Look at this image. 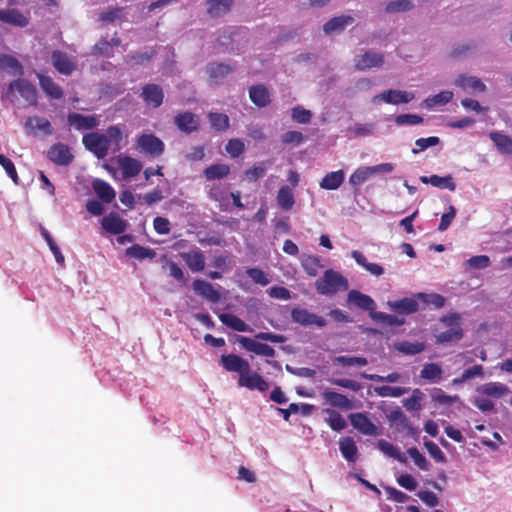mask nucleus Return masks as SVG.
Instances as JSON below:
<instances>
[{"instance_id":"nucleus-50","label":"nucleus","mask_w":512,"mask_h":512,"mask_svg":"<svg viewBox=\"0 0 512 512\" xmlns=\"http://www.w3.org/2000/svg\"><path fill=\"white\" fill-rule=\"evenodd\" d=\"M424 398V393L416 388L413 390L411 397L403 401V406L408 411H419L422 409L421 401Z\"/></svg>"},{"instance_id":"nucleus-56","label":"nucleus","mask_w":512,"mask_h":512,"mask_svg":"<svg viewBox=\"0 0 512 512\" xmlns=\"http://www.w3.org/2000/svg\"><path fill=\"white\" fill-rule=\"evenodd\" d=\"M211 126L217 131H225L229 128V117L223 113H210L208 115Z\"/></svg>"},{"instance_id":"nucleus-43","label":"nucleus","mask_w":512,"mask_h":512,"mask_svg":"<svg viewBox=\"0 0 512 512\" xmlns=\"http://www.w3.org/2000/svg\"><path fill=\"white\" fill-rule=\"evenodd\" d=\"M126 255L138 260H144L153 259L156 256V252L149 247L133 244L126 249Z\"/></svg>"},{"instance_id":"nucleus-32","label":"nucleus","mask_w":512,"mask_h":512,"mask_svg":"<svg viewBox=\"0 0 512 512\" xmlns=\"http://www.w3.org/2000/svg\"><path fill=\"white\" fill-rule=\"evenodd\" d=\"M489 138L500 153L507 155L512 154V137L501 132L493 131L489 133Z\"/></svg>"},{"instance_id":"nucleus-59","label":"nucleus","mask_w":512,"mask_h":512,"mask_svg":"<svg viewBox=\"0 0 512 512\" xmlns=\"http://www.w3.org/2000/svg\"><path fill=\"white\" fill-rule=\"evenodd\" d=\"M424 446L427 449L429 455L438 463H445L447 461L446 456L441 451L436 443L431 440L424 442Z\"/></svg>"},{"instance_id":"nucleus-36","label":"nucleus","mask_w":512,"mask_h":512,"mask_svg":"<svg viewBox=\"0 0 512 512\" xmlns=\"http://www.w3.org/2000/svg\"><path fill=\"white\" fill-rule=\"evenodd\" d=\"M339 449L342 456L349 462L357 460V446L352 437H342L339 440Z\"/></svg>"},{"instance_id":"nucleus-37","label":"nucleus","mask_w":512,"mask_h":512,"mask_svg":"<svg viewBox=\"0 0 512 512\" xmlns=\"http://www.w3.org/2000/svg\"><path fill=\"white\" fill-rule=\"evenodd\" d=\"M456 85L464 90L473 92H483L486 89L485 84L477 77L460 75L456 80Z\"/></svg>"},{"instance_id":"nucleus-41","label":"nucleus","mask_w":512,"mask_h":512,"mask_svg":"<svg viewBox=\"0 0 512 512\" xmlns=\"http://www.w3.org/2000/svg\"><path fill=\"white\" fill-rule=\"evenodd\" d=\"M480 391L494 398H501L510 393L509 387L500 382H489L481 386Z\"/></svg>"},{"instance_id":"nucleus-15","label":"nucleus","mask_w":512,"mask_h":512,"mask_svg":"<svg viewBox=\"0 0 512 512\" xmlns=\"http://www.w3.org/2000/svg\"><path fill=\"white\" fill-rule=\"evenodd\" d=\"M349 419L351 425L360 431L364 435H375L377 433V428L373 424V422L368 418V416L364 413H352L349 415Z\"/></svg>"},{"instance_id":"nucleus-40","label":"nucleus","mask_w":512,"mask_h":512,"mask_svg":"<svg viewBox=\"0 0 512 512\" xmlns=\"http://www.w3.org/2000/svg\"><path fill=\"white\" fill-rule=\"evenodd\" d=\"M354 19L351 16H338L330 19L323 26V30L326 34L342 31L347 25L352 24Z\"/></svg>"},{"instance_id":"nucleus-31","label":"nucleus","mask_w":512,"mask_h":512,"mask_svg":"<svg viewBox=\"0 0 512 512\" xmlns=\"http://www.w3.org/2000/svg\"><path fill=\"white\" fill-rule=\"evenodd\" d=\"M92 188L97 196L105 203H111L116 196L114 189L104 180L95 179Z\"/></svg>"},{"instance_id":"nucleus-35","label":"nucleus","mask_w":512,"mask_h":512,"mask_svg":"<svg viewBox=\"0 0 512 512\" xmlns=\"http://www.w3.org/2000/svg\"><path fill=\"white\" fill-rule=\"evenodd\" d=\"M345 174L343 170L327 173L320 182V187L325 190H336L344 182Z\"/></svg>"},{"instance_id":"nucleus-24","label":"nucleus","mask_w":512,"mask_h":512,"mask_svg":"<svg viewBox=\"0 0 512 512\" xmlns=\"http://www.w3.org/2000/svg\"><path fill=\"white\" fill-rule=\"evenodd\" d=\"M249 97L252 103L259 108H264L271 102L269 90L262 84L252 85L249 88Z\"/></svg>"},{"instance_id":"nucleus-2","label":"nucleus","mask_w":512,"mask_h":512,"mask_svg":"<svg viewBox=\"0 0 512 512\" xmlns=\"http://www.w3.org/2000/svg\"><path fill=\"white\" fill-rule=\"evenodd\" d=\"M15 92L19 94L21 98L29 106H36L38 103V92L31 82L22 77L11 81L7 88V96H14Z\"/></svg>"},{"instance_id":"nucleus-8","label":"nucleus","mask_w":512,"mask_h":512,"mask_svg":"<svg viewBox=\"0 0 512 512\" xmlns=\"http://www.w3.org/2000/svg\"><path fill=\"white\" fill-rule=\"evenodd\" d=\"M291 318L293 322L302 326L315 325L318 328H323L327 325V321L322 316H318L307 309L293 308L291 311Z\"/></svg>"},{"instance_id":"nucleus-53","label":"nucleus","mask_w":512,"mask_h":512,"mask_svg":"<svg viewBox=\"0 0 512 512\" xmlns=\"http://www.w3.org/2000/svg\"><path fill=\"white\" fill-rule=\"evenodd\" d=\"M326 413L329 415L326 421L332 430L339 432L346 427V421L340 413L332 409H327Z\"/></svg>"},{"instance_id":"nucleus-12","label":"nucleus","mask_w":512,"mask_h":512,"mask_svg":"<svg viewBox=\"0 0 512 512\" xmlns=\"http://www.w3.org/2000/svg\"><path fill=\"white\" fill-rule=\"evenodd\" d=\"M174 124L181 132L190 134L199 129L200 120L192 112L185 111V112L178 113L174 117Z\"/></svg>"},{"instance_id":"nucleus-38","label":"nucleus","mask_w":512,"mask_h":512,"mask_svg":"<svg viewBox=\"0 0 512 512\" xmlns=\"http://www.w3.org/2000/svg\"><path fill=\"white\" fill-rule=\"evenodd\" d=\"M233 0H208L207 12L211 17H219L230 11Z\"/></svg>"},{"instance_id":"nucleus-30","label":"nucleus","mask_w":512,"mask_h":512,"mask_svg":"<svg viewBox=\"0 0 512 512\" xmlns=\"http://www.w3.org/2000/svg\"><path fill=\"white\" fill-rule=\"evenodd\" d=\"M0 68L10 71L12 75L19 76V78L25 73L22 63L9 54H0Z\"/></svg>"},{"instance_id":"nucleus-21","label":"nucleus","mask_w":512,"mask_h":512,"mask_svg":"<svg viewBox=\"0 0 512 512\" xmlns=\"http://www.w3.org/2000/svg\"><path fill=\"white\" fill-rule=\"evenodd\" d=\"M37 78L43 92L51 99H61L64 95L62 88L50 76L38 73Z\"/></svg>"},{"instance_id":"nucleus-44","label":"nucleus","mask_w":512,"mask_h":512,"mask_svg":"<svg viewBox=\"0 0 512 512\" xmlns=\"http://www.w3.org/2000/svg\"><path fill=\"white\" fill-rule=\"evenodd\" d=\"M234 70V67L223 64V63H211L207 67V73L210 78L215 80H220L225 78L228 74H230Z\"/></svg>"},{"instance_id":"nucleus-46","label":"nucleus","mask_w":512,"mask_h":512,"mask_svg":"<svg viewBox=\"0 0 512 512\" xmlns=\"http://www.w3.org/2000/svg\"><path fill=\"white\" fill-rule=\"evenodd\" d=\"M453 97V93L451 91H441L440 93L428 97L423 101V105L427 109H432L438 105L447 104Z\"/></svg>"},{"instance_id":"nucleus-19","label":"nucleus","mask_w":512,"mask_h":512,"mask_svg":"<svg viewBox=\"0 0 512 512\" xmlns=\"http://www.w3.org/2000/svg\"><path fill=\"white\" fill-rule=\"evenodd\" d=\"M117 162L125 179L137 176L142 170L141 162L131 156H119Z\"/></svg>"},{"instance_id":"nucleus-1","label":"nucleus","mask_w":512,"mask_h":512,"mask_svg":"<svg viewBox=\"0 0 512 512\" xmlns=\"http://www.w3.org/2000/svg\"><path fill=\"white\" fill-rule=\"evenodd\" d=\"M316 290L321 295H333L338 291H346L349 287L348 280L339 272L328 269L324 275L315 282Z\"/></svg>"},{"instance_id":"nucleus-33","label":"nucleus","mask_w":512,"mask_h":512,"mask_svg":"<svg viewBox=\"0 0 512 512\" xmlns=\"http://www.w3.org/2000/svg\"><path fill=\"white\" fill-rule=\"evenodd\" d=\"M219 320L226 326L238 332H252V329L238 316L231 313H222Z\"/></svg>"},{"instance_id":"nucleus-18","label":"nucleus","mask_w":512,"mask_h":512,"mask_svg":"<svg viewBox=\"0 0 512 512\" xmlns=\"http://www.w3.org/2000/svg\"><path fill=\"white\" fill-rule=\"evenodd\" d=\"M51 61L54 68L64 75H71L76 69V65L70 60L68 55L60 50L52 52Z\"/></svg>"},{"instance_id":"nucleus-45","label":"nucleus","mask_w":512,"mask_h":512,"mask_svg":"<svg viewBox=\"0 0 512 512\" xmlns=\"http://www.w3.org/2000/svg\"><path fill=\"white\" fill-rule=\"evenodd\" d=\"M208 180L225 178L230 173V167L226 164H213L203 171Z\"/></svg>"},{"instance_id":"nucleus-60","label":"nucleus","mask_w":512,"mask_h":512,"mask_svg":"<svg viewBox=\"0 0 512 512\" xmlns=\"http://www.w3.org/2000/svg\"><path fill=\"white\" fill-rule=\"evenodd\" d=\"M227 153L233 157H239L245 150V145L240 139H231L225 146Z\"/></svg>"},{"instance_id":"nucleus-47","label":"nucleus","mask_w":512,"mask_h":512,"mask_svg":"<svg viewBox=\"0 0 512 512\" xmlns=\"http://www.w3.org/2000/svg\"><path fill=\"white\" fill-rule=\"evenodd\" d=\"M372 176L370 167H359L350 176L349 182L353 187H359Z\"/></svg>"},{"instance_id":"nucleus-61","label":"nucleus","mask_w":512,"mask_h":512,"mask_svg":"<svg viewBox=\"0 0 512 512\" xmlns=\"http://www.w3.org/2000/svg\"><path fill=\"white\" fill-rule=\"evenodd\" d=\"M413 7V4L409 0H396L391 1L387 4L385 10L388 13L404 12L408 11Z\"/></svg>"},{"instance_id":"nucleus-14","label":"nucleus","mask_w":512,"mask_h":512,"mask_svg":"<svg viewBox=\"0 0 512 512\" xmlns=\"http://www.w3.org/2000/svg\"><path fill=\"white\" fill-rule=\"evenodd\" d=\"M237 341L249 352L266 357L275 356V350L268 344L257 342L245 336H238Z\"/></svg>"},{"instance_id":"nucleus-39","label":"nucleus","mask_w":512,"mask_h":512,"mask_svg":"<svg viewBox=\"0 0 512 512\" xmlns=\"http://www.w3.org/2000/svg\"><path fill=\"white\" fill-rule=\"evenodd\" d=\"M352 258L356 261V263L363 268H365L368 272H370L374 276H380L384 273V269L377 263H369L365 257V255L358 251L354 250L351 253Z\"/></svg>"},{"instance_id":"nucleus-28","label":"nucleus","mask_w":512,"mask_h":512,"mask_svg":"<svg viewBox=\"0 0 512 512\" xmlns=\"http://www.w3.org/2000/svg\"><path fill=\"white\" fill-rule=\"evenodd\" d=\"M420 181L424 184H431L432 186L440 188V189H448L449 191H454L456 189L454 179L451 175L421 176Z\"/></svg>"},{"instance_id":"nucleus-49","label":"nucleus","mask_w":512,"mask_h":512,"mask_svg":"<svg viewBox=\"0 0 512 512\" xmlns=\"http://www.w3.org/2000/svg\"><path fill=\"white\" fill-rule=\"evenodd\" d=\"M396 349L406 355H416L425 350V344L422 342L403 341L396 345Z\"/></svg>"},{"instance_id":"nucleus-13","label":"nucleus","mask_w":512,"mask_h":512,"mask_svg":"<svg viewBox=\"0 0 512 512\" xmlns=\"http://www.w3.org/2000/svg\"><path fill=\"white\" fill-rule=\"evenodd\" d=\"M48 158L55 164L66 166L73 161V155L69 147L63 143H56L48 150Z\"/></svg>"},{"instance_id":"nucleus-52","label":"nucleus","mask_w":512,"mask_h":512,"mask_svg":"<svg viewBox=\"0 0 512 512\" xmlns=\"http://www.w3.org/2000/svg\"><path fill=\"white\" fill-rule=\"evenodd\" d=\"M432 401L440 405H452L460 400L458 395L450 396L440 388H434L431 394Z\"/></svg>"},{"instance_id":"nucleus-62","label":"nucleus","mask_w":512,"mask_h":512,"mask_svg":"<svg viewBox=\"0 0 512 512\" xmlns=\"http://www.w3.org/2000/svg\"><path fill=\"white\" fill-rule=\"evenodd\" d=\"M91 53L94 56L109 57L112 54L111 43L106 39H101L92 47Z\"/></svg>"},{"instance_id":"nucleus-64","label":"nucleus","mask_w":512,"mask_h":512,"mask_svg":"<svg viewBox=\"0 0 512 512\" xmlns=\"http://www.w3.org/2000/svg\"><path fill=\"white\" fill-rule=\"evenodd\" d=\"M266 171V163L262 162L254 165L245 171V176L250 182H256L259 178L263 177Z\"/></svg>"},{"instance_id":"nucleus-51","label":"nucleus","mask_w":512,"mask_h":512,"mask_svg":"<svg viewBox=\"0 0 512 512\" xmlns=\"http://www.w3.org/2000/svg\"><path fill=\"white\" fill-rule=\"evenodd\" d=\"M302 267L309 276H316L322 268L321 261L318 257L308 255L302 260Z\"/></svg>"},{"instance_id":"nucleus-29","label":"nucleus","mask_w":512,"mask_h":512,"mask_svg":"<svg viewBox=\"0 0 512 512\" xmlns=\"http://www.w3.org/2000/svg\"><path fill=\"white\" fill-rule=\"evenodd\" d=\"M389 307L400 314H412L418 311L419 304L415 298H403L388 302Z\"/></svg>"},{"instance_id":"nucleus-3","label":"nucleus","mask_w":512,"mask_h":512,"mask_svg":"<svg viewBox=\"0 0 512 512\" xmlns=\"http://www.w3.org/2000/svg\"><path fill=\"white\" fill-rule=\"evenodd\" d=\"M460 315L458 313H451L443 316L440 321L444 325L448 326L449 329L443 331L435 336L436 343L443 344L453 341H459L463 337V329L459 323Z\"/></svg>"},{"instance_id":"nucleus-58","label":"nucleus","mask_w":512,"mask_h":512,"mask_svg":"<svg viewBox=\"0 0 512 512\" xmlns=\"http://www.w3.org/2000/svg\"><path fill=\"white\" fill-rule=\"evenodd\" d=\"M292 119L300 124H307L311 121L312 113L301 106H296L292 109Z\"/></svg>"},{"instance_id":"nucleus-7","label":"nucleus","mask_w":512,"mask_h":512,"mask_svg":"<svg viewBox=\"0 0 512 512\" xmlns=\"http://www.w3.org/2000/svg\"><path fill=\"white\" fill-rule=\"evenodd\" d=\"M141 99L149 108L156 109L163 104L164 91L158 84H145L140 94Z\"/></svg>"},{"instance_id":"nucleus-4","label":"nucleus","mask_w":512,"mask_h":512,"mask_svg":"<svg viewBox=\"0 0 512 512\" xmlns=\"http://www.w3.org/2000/svg\"><path fill=\"white\" fill-rule=\"evenodd\" d=\"M83 144L98 159L107 156L109 150V139L104 134L91 132L83 136Z\"/></svg>"},{"instance_id":"nucleus-48","label":"nucleus","mask_w":512,"mask_h":512,"mask_svg":"<svg viewBox=\"0 0 512 512\" xmlns=\"http://www.w3.org/2000/svg\"><path fill=\"white\" fill-rule=\"evenodd\" d=\"M417 299H420L424 304L431 305L434 308H442L445 305L446 299L438 293H418Z\"/></svg>"},{"instance_id":"nucleus-25","label":"nucleus","mask_w":512,"mask_h":512,"mask_svg":"<svg viewBox=\"0 0 512 512\" xmlns=\"http://www.w3.org/2000/svg\"><path fill=\"white\" fill-rule=\"evenodd\" d=\"M322 396L332 407L342 410H350L354 407L353 402L341 393L332 390H325L322 393Z\"/></svg>"},{"instance_id":"nucleus-42","label":"nucleus","mask_w":512,"mask_h":512,"mask_svg":"<svg viewBox=\"0 0 512 512\" xmlns=\"http://www.w3.org/2000/svg\"><path fill=\"white\" fill-rule=\"evenodd\" d=\"M443 370L436 363H427L420 371V378L431 382H439L442 379Z\"/></svg>"},{"instance_id":"nucleus-20","label":"nucleus","mask_w":512,"mask_h":512,"mask_svg":"<svg viewBox=\"0 0 512 512\" xmlns=\"http://www.w3.org/2000/svg\"><path fill=\"white\" fill-rule=\"evenodd\" d=\"M347 302L369 312H373L376 308L375 301L369 295L354 289L348 292Z\"/></svg>"},{"instance_id":"nucleus-10","label":"nucleus","mask_w":512,"mask_h":512,"mask_svg":"<svg viewBox=\"0 0 512 512\" xmlns=\"http://www.w3.org/2000/svg\"><path fill=\"white\" fill-rule=\"evenodd\" d=\"M355 69L365 71L372 68H379L384 64V55L373 51H366L354 59Z\"/></svg>"},{"instance_id":"nucleus-34","label":"nucleus","mask_w":512,"mask_h":512,"mask_svg":"<svg viewBox=\"0 0 512 512\" xmlns=\"http://www.w3.org/2000/svg\"><path fill=\"white\" fill-rule=\"evenodd\" d=\"M277 204L283 211H289L295 204V197L292 189L284 185L280 187L276 196Z\"/></svg>"},{"instance_id":"nucleus-27","label":"nucleus","mask_w":512,"mask_h":512,"mask_svg":"<svg viewBox=\"0 0 512 512\" xmlns=\"http://www.w3.org/2000/svg\"><path fill=\"white\" fill-rule=\"evenodd\" d=\"M24 127L28 133H32L35 130L42 131L45 135H51L53 133L50 121L43 117H28L25 121Z\"/></svg>"},{"instance_id":"nucleus-57","label":"nucleus","mask_w":512,"mask_h":512,"mask_svg":"<svg viewBox=\"0 0 512 512\" xmlns=\"http://www.w3.org/2000/svg\"><path fill=\"white\" fill-rule=\"evenodd\" d=\"M379 446L381 450L388 456L398 460L399 462L406 463L407 459L405 455L401 453L399 449L396 448L394 445L385 441H380Z\"/></svg>"},{"instance_id":"nucleus-23","label":"nucleus","mask_w":512,"mask_h":512,"mask_svg":"<svg viewBox=\"0 0 512 512\" xmlns=\"http://www.w3.org/2000/svg\"><path fill=\"white\" fill-rule=\"evenodd\" d=\"M180 257L192 272H200L205 268V257L203 252L199 249L190 252H182Z\"/></svg>"},{"instance_id":"nucleus-26","label":"nucleus","mask_w":512,"mask_h":512,"mask_svg":"<svg viewBox=\"0 0 512 512\" xmlns=\"http://www.w3.org/2000/svg\"><path fill=\"white\" fill-rule=\"evenodd\" d=\"M68 123L77 130H89L98 125V121L94 116H85L79 113H70L67 117Z\"/></svg>"},{"instance_id":"nucleus-11","label":"nucleus","mask_w":512,"mask_h":512,"mask_svg":"<svg viewBox=\"0 0 512 512\" xmlns=\"http://www.w3.org/2000/svg\"><path fill=\"white\" fill-rule=\"evenodd\" d=\"M0 21L14 27L24 28L28 26L30 18L16 8H1Z\"/></svg>"},{"instance_id":"nucleus-63","label":"nucleus","mask_w":512,"mask_h":512,"mask_svg":"<svg viewBox=\"0 0 512 512\" xmlns=\"http://www.w3.org/2000/svg\"><path fill=\"white\" fill-rule=\"evenodd\" d=\"M423 117L416 114H400L395 118V123L399 126L402 125H418L423 123Z\"/></svg>"},{"instance_id":"nucleus-55","label":"nucleus","mask_w":512,"mask_h":512,"mask_svg":"<svg viewBox=\"0 0 512 512\" xmlns=\"http://www.w3.org/2000/svg\"><path fill=\"white\" fill-rule=\"evenodd\" d=\"M405 387H392L388 385L375 388V393L380 397H400L408 392Z\"/></svg>"},{"instance_id":"nucleus-16","label":"nucleus","mask_w":512,"mask_h":512,"mask_svg":"<svg viewBox=\"0 0 512 512\" xmlns=\"http://www.w3.org/2000/svg\"><path fill=\"white\" fill-rule=\"evenodd\" d=\"M223 368L229 372H237L239 376L249 370V363L236 354L222 355L220 359Z\"/></svg>"},{"instance_id":"nucleus-9","label":"nucleus","mask_w":512,"mask_h":512,"mask_svg":"<svg viewBox=\"0 0 512 512\" xmlns=\"http://www.w3.org/2000/svg\"><path fill=\"white\" fill-rule=\"evenodd\" d=\"M238 385L249 390H258L260 392H266L269 389L268 382L257 372L251 371L250 367L249 370L239 376Z\"/></svg>"},{"instance_id":"nucleus-54","label":"nucleus","mask_w":512,"mask_h":512,"mask_svg":"<svg viewBox=\"0 0 512 512\" xmlns=\"http://www.w3.org/2000/svg\"><path fill=\"white\" fill-rule=\"evenodd\" d=\"M484 375V369L482 365H474L472 367L467 368L463 371L459 378L453 379V384L463 383L474 377H482Z\"/></svg>"},{"instance_id":"nucleus-5","label":"nucleus","mask_w":512,"mask_h":512,"mask_svg":"<svg viewBox=\"0 0 512 512\" xmlns=\"http://www.w3.org/2000/svg\"><path fill=\"white\" fill-rule=\"evenodd\" d=\"M138 148L144 153L159 157L163 154L165 145L163 141L154 134H142L137 139Z\"/></svg>"},{"instance_id":"nucleus-22","label":"nucleus","mask_w":512,"mask_h":512,"mask_svg":"<svg viewBox=\"0 0 512 512\" xmlns=\"http://www.w3.org/2000/svg\"><path fill=\"white\" fill-rule=\"evenodd\" d=\"M102 227L111 234H121L126 230L127 224L117 213L111 212L102 219Z\"/></svg>"},{"instance_id":"nucleus-17","label":"nucleus","mask_w":512,"mask_h":512,"mask_svg":"<svg viewBox=\"0 0 512 512\" xmlns=\"http://www.w3.org/2000/svg\"><path fill=\"white\" fill-rule=\"evenodd\" d=\"M193 290L204 299L218 303L221 300L220 293L207 281L196 279L192 284Z\"/></svg>"},{"instance_id":"nucleus-6","label":"nucleus","mask_w":512,"mask_h":512,"mask_svg":"<svg viewBox=\"0 0 512 512\" xmlns=\"http://www.w3.org/2000/svg\"><path fill=\"white\" fill-rule=\"evenodd\" d=\"M415 98V94L411 91H402L388 89L373 97L372 102L377 103L383 101L388 104L398 105L409 103Z\"/></svg>"}]
</instances>
